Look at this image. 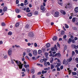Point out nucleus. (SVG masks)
I'll return each instance as SVG.
<instances>
[{
    "instance_id": "f257e3e1",
    "label": "nucleus",
    "mask_w": 78,
    "mask_h": 78,
    "mask_svg": "<svg viewBox=\"0 0 78 78\" xmlns=\"http://www.w3.org/2000/svg\"><path fill=\"white\" fill-rule=\"evenodd\" d=\"M14 61H15L16 63L17 64V65L19 66V68L22 69V64L20 61H19L18 60H13Z\"/></svg>"
},
{
    "instance_id": "f03ea898",
    "label": "nucleus",
    "mask_w": 78,
    "mask_h": 78,
    "mask_svg": "<svg viewBox=\"0 0 78 78\" xmlns=\"http://www.w3.org/2000/svg\"><path fill=\"white\" fill-rule=\"evenodd\" d=\"M28 36L30 37H33L34 36V35L33 32H30L28 33Z\"/></svg>"
},
{
    "instance_id": "7ed1b4c3",
    "label": "nucleus",
    "mask_w": 78,
    "mask_h": 78,
    "mask_svg": "<svg viewBox=\"0 0 78 78\" xmlns=\"http://www.w3.org/2000/svg\"><path fill=\"white\" fill-rule=\"evenodd\" d=\"M41 10L42 12H44L45 11V8L43 6V5H41Z\"/></svg>"
},
{
    "instance_id": "20e7f679",
    "label": "nucleus",
    "mask_w": 78,
    "mask_h": 78,
    "mask_svg": "<svg viewBox=\"0 0 78 78\" xmlns=\"http://www.w3.org/2000/svg\"><path fill=\"white\" fill-rule=\"evenodd\" d=\"M54 16L55 17H57L59 16V12H56L54 13Z\"/></svg>"
},
{
    "instance_id": "39448f33",
    "label": "nucleus",
    "mask_w": 78,
    "mask_h": 78,
    "mask_svg": "<svg viewBox=\"0 0 78 78\" xmlns=\"http://www.w3.org/2000/svg\"><path fill=\"white\" fill-rule=\"evenodd\" d=\"M12 50L11 49H9L8 51V54L9 56H11V55H12Z\"/></svg>"
},
{
    "instance_id": "423d86ee",
    "label": "nucleus",
    "mask_w": 78,
    "mask_h": 78,
    "mask_svg": "<svg viewBox=\"0 0 78 78\" xmlns=\"http://www.w3.org/2000/svg\"><path fill=\"white\" fill-rule=\"evenodd\" d=\"M72 59L73 58H69L67 59L66 61V62H67V64H68V62H71V61H72Z\"/></svg>"
},
{
    "instance_id": "0eeeda50",
    "label": "nucleus",
    "mask_w": 78,
    "mask_h": 78,
    "mask_svg": "<svg viewBox=\"0 0 78 78\" xmlns=\"http://www.w3.org/2000/svg\"><path fill=\"white\" fill-rule=\"evenodd\" d=\"M55 56H57L58 58H61V55L59 53H57L55 55Z\"/></svg>"
},
{
    "instance_id": "6e6552de",
    "label": "nucleus",
    "mask_w": 78,
    "mask_h": 78,
    "mask_svg": "<svg viewBox=\"0 0 78 78\" xmlns=\"http://www.w3.org/2000/svg\"><path fill=\"white\" fill-rule=\"evenodd\" d=\"M24 64H25L24 65V67H25V68H27V67H29V65H25V64H27V62H25V61H24Z\"/></svg>"
},
{
    "instance_id": "1a4fd4ad",
    "label": "nucleus",
    "mask_w": 78,
    "mask_h": 78,
    "mask_svg": "<svg viewBox=\"0 0 78 78\" xmlns=\"http://www.w3.org/2000/svg\"><path fill=\"white\" fill-rule=\"evenodd\" d=\"M60 12H61V13H62V14H64V15H65V14H66V12H65L63 10H60Z\"/></svg>"
},
{
    "instance_id": "9d476101",
    "label": "nucleus",
    "mask_w": 78,
    "mask_h": 78,
    "mask_svg": "<svg viewBox=\"0 0 78 78\" xmlns=\"http://www.w3.org/2000/svg\"><path fill=\"white\" fill-rule=\"evenodd\" d=\"M67 70L69 71L68 72L69 73V75H70V73H72V70L70 69L69 68H67Z\"/></svg>"
},
{
    "instance_id": "9b49d317",
    "label": "nucleus",
    "mask_w": 78,
    "mask_h": 78,
    "mask_svg": "<svg viewBox=\"0 0 78 78\" xmlns=\"http://www.w3.org/2000/svg\"><path fill=\"white\" fill-rule=\"evenodd\" d=\"M59 32L61 34V35H63L64 34L65 32L63 30H61L59 31Z\"/></svg>"
},
{
    "instance_id": "f8f14e48",
    "label": "nucleus",
    "mask_w": 78,
    "mask_h": 78,
    "mask_svg": "<svg viewBox=\"0 0 78 78\" xmlns=\"http://www.w3.org/2000/svg\"><path fill=\"white\" fill-rule=\"evenodd\" d=\"M74 10H75V12H78V7H76L75 8Z\"/></svg>"
},
{
    "instance_id": "ddd939ff",
    "label": "nucleus",
    "mask_w": 78,
    "mask_h": 78,
    "mask_svg": "<svg viewBox=\"0 0 78 78\" xmlns=\"http://www.w3.org/2000/svg\"><path fill=\"white\" fill-rule=\"evenodd\" d=\"M7 11V7H5L3 9V11L4 12H5V11Z\"/></svg>"
},
{
    "instance_id": "4468645a",
    "label": "nucleus",
    "mask_w": 78,
    "mask_h": 78,
    "mask_svg": "<svg viewBox=\"0 0 78 78\" xmlns=\"http://www.w3.org/2000/svg\"><path fill=\"white\" fill-rule=\"evenodd\" d=\"M72 45L73 47H74V48H75V49H77V48H78V45L76 46L75 45L73 44Z\"/></svg>"
},
{
    "instance_id": "2eb2a0df",
    "label": "nucleus",
    "mask_w": 78,
    "mask_h": 78,
    "mask_svg": "<svg viewBox=\"0 0 78 78\" xmlns=\"http://www.w3.org/2000/svg\"><path fill=\"white\" fill-rule=\"evenodd\" d=\"M44 55L46 58H47V56L48 55V53L47 52H45L44 53Z\"/></svg>"
},
{
    "instance_id": "dca6fc26",
    "label": "nucleus",
    "mask_w": 78,
    "mask_h": 78,
    "mask_svg": "<svg viewBox=\"0 0 78 78\" xmlns=\"http://www.w3.org/2000/svg\"><path fill=\"white\" fill-rule=\"evenodd\" d=\"M59 66H61V63H57V64L55 66V67H59Z\"/></svg>"
},
{
    "instance_id": "f3484780",
    "label": "nucleus",
    "mask_w": 78,
    "mask_h": 78,
    "mask_svg": "<svg viewBox=\"0 0 78 78\" xmlns=\"http://www.w3.org/2000/svg\"><path fill=\"white\" fill-rule=\"evenodd\" d=\"M3 11L2 9H0V15L1 16H3L4 14V12H2Z\"/></svg>"
},
{
    "instance_id": "a211bd4d",
    "label": "nucleus",
    "mask_w": 78,
    "mask_h": 78,
    "mask_svg": "<svg viewBox=\"0 0 78 78\" xmlns=\"http://www.w3.org/2000/svg\"><path fill=\"white\" fill-rule=\"evenodd\" d=\"M28 2V1L27 0H25L24 1V5H27L28 4V3L27 2Z\"/></svg>"
},
{
    "instance_id": "6ab92c4d",
    "label": "nucleus",
    "mask_w": 78,
    "mask_h": 78,
    "mask_svg": "<svg viewBox=\"0 0 78 78\" xmlns=\"http://www.w3.org/2000/svg\"><path fill=\"white\" fill-rule=\"evenodd\" d=\"M39 14V12L37 11H36L34 12V14L36 16L37 15Z\"/></svg>"
},
{
    "instance_id": "aec40b11",
    "label": "nucleus",
    "mask_w": 78,
    "mask_h": 78,
    "mask_svg": "<svg viewBox=\"0 0 78 78\" xmlns=\"http://www.w3.org/2000/svg\"><path fill=\"white\" fill-rule=\"evenodd\" d=\"M1 25L2 27H5L6 26V24L4 22H2L1 23Z\"/></svg>"
},
{
    "instance_id": "412c9836",
    "label": "nucleus",
    "mask_w": 78,
    "mask_h": 78,
    "mask_svg": "<svg viewBox=\"0 0 78 78\" xmlns=\"http://www.w3.org/2000/svg\"><path fill=\"white\" fill-rule=\"evenodd\" d=\"M30 8L29 7H28L26 9V12H29L30 11Z\"/></svg>"
},
{
    "instance_id": "4be33fe9",
    "label": "nucleus",
    "mask_w": 78,
    "mask_h": 78,
    "mask_svg": "<svg viewBox=\"0 0 78 78\" xmlns=\"http://www.w3.org/2000/svg\"><path fill=\"white\" fill-rule=\"evenodd\" d=\"M53 58H51L50 59V63L51 64L53 62Z\"/></svg>"
},
{
    "instance_id": "5701e85b",
    "label": "nucleus",
    "mask_w": 78,
    "mask_h": 78,
    "mask_svg": "<svg viewBox=\"0 0 78 78\" xmlns=\"http://www.w3.org/2000/svg\"><path fill=\"white\" fill-rule=\"evenodd\" d=\"M33 53L34 55H37V51H34L33 52Z\"/></svg>"
},
{
    "instance_id": "b1692460",
    "label": "nucleus",
    "mask_w": 78,
    "mask_h": 78,
    "mask_svg": "<svg viewBox=\"0 0 78 78\" xmlns=\"http://www.w3.org/2000/svg\"><path fill=\"white\" fill-rule=\"evenodd\" d=\"M35 72V71H34V69H32L31 70V73H32V74H34Z\"/></svg>"
},
{
    "instance_id": "393cba45",
    "label": "nucleus",
    "mask_w": 78,
    "mask_h": 78,
    "mask_svg": "<svg viewBox=\"0 0 78 78\" xmlns=\"http://www.w3.org/2000/svg\"><path fill=\"white\" fill-rule=\"evenodd\" d=\"M57 37L55 36V37H54L53 38V40L54 41H56V40H57Z\"/></svg>"
},
{
    "instance_id": "a878e982",
    "label": "nucleus",
    "mask_w": 78,
    "mask_h": 78,
    "mask_svg": "<svg viewBox=\"0 0 78 78\" xmlns=\"http://www.w3.org/2000/svg\"><path fill=\"white\" fill-rule=\"evenodd\" d=\"M58 1V4H59V5H62V4L61 3V2H59V0H57ZM59 1H60V2H62V0H59Z\"/></svg>"
},
{
    "instance_id": "bb28decb",
    "label": "nucleus",
    "mask_w": 78,
    "mask_h": 78,
    "mask_svg": "<svg viewBox=\"0 0 78 78\" xmlns=\"http://www.w3.org/2000/svg\"><path fill=\"white\" fill-rule=\"evenodd\" d=\"M50 46V44L49 43H47L46 44V47L47 48H49V47Z\"/></svg>"
},
{
    "instance_id": "cd10ccee",
    "label": "nucleus",
    "mask_w": 78,
    "mask_h": 78,
    "mask_svg": "<svg viewBox=\"0 0 78 78\" xmlns=\"http://www.w3.org/2000/svg\"><path fill=\"white\" fill-rule=\"evenodd\" d=\"M26 51L27 53H30V52H31V50L29 49H26Z\"/></svg>"
},
{
    "instance_id": "c85d7f7f",
    "label": "nucleus",
    "mask_w": 78,
    "mask_h": 78,
    "mask_svg": "<svg viewBox=\"0 0 78 78\" xmlns=\"http://www.w3.org/2000/svg\"><path fill=\"white\" fill-rule=\"evenodd\" d=\"M27 16L28 17H31L32 16V13H29L27 14Z\"/></svg>"
},
{
    "instance_id": "c756f323",
    "label": "nucleus",
    "mask_w": 78,
    "mask_h": 78,
    "mask_svg": "<svg viewBox=\"0 0 78 78\" xmlns=\"http://www.w3.org/2000/svg\"><path fill=\"white\" fill-rule=\"evenodd\" d=\"M75 61L76 63H78V58H75Z\"/></svg>"
},
{
    "instance_id": "7c9ffc66",
    "label": "nucleus",
    "mask_w": 78,
    "mask_h": 78,
    "mask_svg": "<svg viewBox=\"0 0 78 78\" xmlns=\"http://www.w3.org/2000/svg\"><path fill=\"white\" fill-rule=\"evenodd\" d=\"M19 23H17L15 24V27H19Z\"/></svg>"
},
{
    "instance_id": "2f4dec72",
    "label": "nucleus",
    "mask_w": 78,
    "mask_h": 78,
    "mask_svg": "<svg viewBox=\"0 0 78 78\" xmlns=\"http://www.w3.org/2000/svg\"><path fill=\"white\" fill-rule=\"evenodd\" d=\"M47 71H45L44 70H42L41 73H42V74H44V73H47Z\"/></svg>"
},
{
    "instance_id": "473e14b6",
    "label": "nucleus",
    "mask_w": 78,
    "mask_h": 78,
    "mask_svg": "<svg viewBox=\"0 0 78 78\" xmlns=\"http://www.w3.org/2000/svg\"><path fill=\"white\" fill-rule=\"evenodd\" d=\"M16 13H19V12H20V11H19V9H16Z\"/></svg>"
},
{
    "instance_id": "72a5a7b5",
    "label": "nucleus",
    "mask_w": 78,
    "mask_h": 78,
    "mask_svg": "<svg viewBox=\"0 0 78 78\" xmlns=\"http://www.w3.org/2000/svg\"><path fill=\"white\" fill-rule=\"evenodd\" d=\"M65 26L66 28H69V26L67 25V24H65Z\"/></svg>"
},
{
    "instance_id": "f704fd0d",
    "label": "nucleus",
    "mask_w": 78,
    "mask_h": 78,
    "mask_svg": "<svg viewBox=\"0 0 78 78\" xmlns=\"http://www.w3.org/2000/svg\"><path fill=\"white\" fill-rule=\"evenodd\" d=\"M42 53V51L41 50H39L38 52V54H41Z\"/></svg>"
},
{
    "instance_id": "c9c22d12",
    "label": "nucleus",
    "mask_w": 78,
    "mask_h": 78,
    "mask_svg": "<svg viewBox=\"0 0 78 78\" xmlns=\"http://www.w3.org/2000/svg\"><path fill=\"white\" fill-rule=\"evenodd\" d=\"M44 65L46 67L47 66V62H44Z\"/></svg>"
},
{
    "instance_id": "e433bc0d",
    "label": "nucleus",
    "mask_w": 78,
    "mask_h": 78,
    "mask_svg": "<svg viewBox=\"0 0 78 78\" xmlns=\"http://www.w3.org/2000/svg\"><path fill=\"white\" fill-rule=\"evenodd\" d=\"M66 59H64L63 62V64H65V63H66Z\"/></svg>"
},
{
    "instance_id": "4c0bfd02",
    "label": "nucleus",
    "mask_w": 78,
    "mask_h": 78,
    "mask_svg": "<svg viewBox=\"0 0 78 78\" xmlns=\"http://www.w3.org/2000/svg\"><path fill=\"white\" fill-rule=\"evenodd\" d=\"M8 35H9V36H11V35H12V32H11L10 31L8 33Z\"/></svg>"
},
{
    "instance_id": "58836bf2",
    "label": "nucleus",
    "mask_w": 78,
    "mask_h": 78,
    "mask_svg": "<svg viewBox=\"0 0 78 78\" xmlns=\"http://www.w3.org/2000/svg\"><path fill=\"white\" fill-rule=\"evenodd\" d=\"M15 47H16L17 48H19V47H20V46L19 45H17L16 44L15 45Z\"/></svg>"
},
{
    "instance_id": "ea45409f",
    "label": "nucleus",
    "mask_w": 78,
    "mask_h": 78,
    "mask_svg": "<svg viewBox=\"0 0 78 78\" xmlns=\"http://www.w3.org/2000/svg\"><path fill=\"white\" fill-rule=\"evenodd\" d=\"M49 69H50V67L44 68V70H48L49 69Z\"/></svg>"
},
{
    "instance_id": "a19ab883",
    "label": "nucleus",
    "mask_w": 78,
    "mask_h": 78,
    "mask_svg": "<svg viewBox=\"0 0 78 78\" xmlns=\"http://www.w3.org/2000/svg\"><path fill=\"white\" fill-rule=\"evenodd\" d=\"M72 20H73V22H75V21L76 20V19L74 17L72 19Z\"/></svg>"
},
{
    "instance_id": "79ce46f5",
    "label": "nucleus",
    "mask_w": 78,
    "mask_h": 78,
    "mask_svg": "<svg viewBox=\"0 0 78 78\" xmlns=\"http://www.w3.org/2000/svg\"><path fill=\"white\" fill-rule=\"evenodd\" d=\"M54 68V66L53 65H51V69H53Z\"/></svg>"
},
{
    "instance_id": "37998d69",
    "label": "nucleus",
    "mask_w": 78,
    "mask_h": 78,
    "mask_svg": "<svg viewBox=\"0 0 78 78\" xmlns=\"http://www.w3.org/2000/svg\"><path fill=\"white\" fill-rule=\"evenodd\" d=\"M72 74L74 75H76V73L75 72H73Z\"/></svg>"
},
{
    "instance_id": "c03bdc74",
    "label": "nucleus",
    "mask_w": 78,
    "mask_h": 78,
    "mask_svg": "<svg viewBox=\"0 0 78 78\" xmlns=\"http://www.w3.org/2000/svg\"><path fill=\"white\" fill-rule=\"evenodd\" d=\"M29 25L27 24L25 28H29Z\"/></svg>"
},
{
    "instance_id": "a18cd8bd",
    "label": "nucleus",
    "mask_w": 78,
    "mask_h": 78,
    "mask_svg": "<svg viewBox=\"0 0 78 78\" xmlns=\"http://www.w3.org/2000/svg\"><path fill=\"white\" fill-rule=\"evenodd\" d=\"M19 3V1L18 0H16V4H17Z\"/></svg>"
},
{
    "instance_id": "49530a36",
    "label": "nucleus",
    "mask_w": 78,
    "mask_h": 78,
    "mask_svg": "<svg viewBox=\"0 0 78 78\" xmlns=\"http://www.w3.org/2000/svg\"><path fill=\"white\" fill-rule=\"evenodd\" d=\"M43 61H44V62H46V61H47V59L43 58Z\"/></svg>"
},
{
    "instance_id": "de8ad7c7",
    "label": "nucleus",
    "mask_w": 78,
    "mask_h": 78,
    "mask_svg": "<svg viewBox=\"0 0 78 78\" xmlns=\"http://www.w3.org/2000/svg\"><path fill=\"white\" fill-rule=\"evenodd\" d=\"M4 59H6L7 58V55H5L4 56Z\"/></svg>"
},
{
    "instance_id": "09e8293b",
    "label": "nucleus",
    "mask_w": 78,
    "mask_h": 78,
    "mask_svg": "<svg viewBox=\"0 0 78 78\" xmlns=\"http://www.w3.org/2000/svg\"><path fill=\"white\" fill-rule=\"evenodd\" d=\"M74 55H75V51H72V56H74Z\"/></svg>"
},
{
    "instance_id": "8fccbe9b",
    "label": "nucleus",
    "mask_w": 78,
    "mask_h": 78,
    "mask_svg": "<svg viewBox=\"0 0 78 78\" xmlns=\"http://www.w3.org/2000/svg\"><path fill=\"white\" fill-rule=\"evenodd\" d=\"M28 55L29 56H30V57H31L32 56V54H31V53H29L28 54Z\"/></svg>"
},
{
    "instance_id": "3c124183",
    "label": "nucleus",
    "mask_w": 78,
    "mask_h": 78,
    "mask_svg": "<svg viewBox=\"0 0 78 78\" xmlns=\"http://www.w3.org/2000/svg\"><path fill=\"white\" fill-rule=\"evenodd\" d=\"M42 73H41V72H39L38 73H37V75H41Z\"/></svg>"
},
{
    "instance_id": "603ef678",
    "label": "nucleus",
    "mask_w": 78,
    "mask_h": 78,
    "mask_svg": "<svg viewBox=\"0 0 78 78\" xmlns=\"http://www.w3.org/2000/svg\"><path fill=\"white\" fill-rule=\"evenodd\" d=\"M63 66L62 65L60 66V69L61 70H62L63 69Z\"/></svg>"
},
{
    "instance_id": "864d4df0",
    "label": "nucleus",
    "mask_w": 78,
    "mask_h": 78,
    "mask_svg": "<svg viewBox=\"0 0 78 78\" xmlns=\"http://www.w3.org/2000/svg\"><path fill=\"white\" fill-rule=\"evenodd\" d=\"M57 71H60V68H59L57 67Z\"/></svg>"
},
{
    "instance_id": "5fc2aeb1",
    "label": "nucleus",
    "mask_w": 78,
    "mask_h": 78,
    "mask_svg": "<svg viewBox=\"0 0 78 78\" xmlns=\"http://www.w3.org/2000/svg\"><path fill=\"white\" fill-rule=\"evenodd\" d=\"M26 70L27 71V72H29V71H30V70H29V69L28 68H27L26 69Z\"/></svg>"
},
{
    "instance_id": "6e6d98bb",
    "label": "nucleus",
    "mask_w": 78,
    "mask_h": 78,
    "mask_svg": "<svg viewBox=\"0 0 78 78\" xmlns=\"http://www.w3.org/2000/svg\"><path fill=\"white\" fill-rule=\"evenodd\" d=\"M23 58H22V61H24V60H25V58H24V56H23Z\"/></svg>"
},
{
    "instance_id": "4d7b16f0",
    "label": "nucleus",
    "mask_w": 78,
    "mask_h": 78,
    "mask_svg": "<svg viewBox=\"0 0 78 78\" xmlns=\"http://www.w3.org/2000/svg\"><path fill=\"white\" fill-rule=\"evenodd\" d=\"M34 45V46L35 47H37V44L36 43H35Z\"/></svg>"
},
{
    "instance_id": "13d9d810",
    "label": "nucleus",
    "mask_w": 78,
    "mask_h": 78,
    "mask_svg": "<svg viewBox=\"0 0 78 78\" xmlns=\"http://www.w3.org/2000/svg\"><path fill=\"white\" fill-rule=\"evenodd\" d=\"M66 37H67V36H66V35L63 36V38L64 39H66Z\"/></svg>"
},
{
    "instance_id": "bf43d9fd",
    "label": "nucleus",
    "mask_w": 78,
    "mask_h": 78,
    "mask_svg": "<svg viewBox=\"0 0 78 78\" xmlns=\"http://www.w3.org/2000/svg\"><path fill=\"white\" fill-rule=\"evenodd\" d=\"M11 62L12 64H14V61H13V60L12 59L11 60Z\"/></svg>"
},
{
    "instance_id": "052dcab7",
    "label": "nucleus",
    "mask_w": 78,
    "mask_h": 78,
    "mask_svg": "<svg viewBox=\"0 0 78 78\" xmlns=\"http://www.w3.org/2000/svg\"><path fill=\"white\" fill-rule=\"evenodd\" d=\"M22 71H23V72H26L25 69L24 68L23 69H22Z\"/></svg>"
},
{
    "instance_id": "680f3d73",
    "label": "nucleus",
    "mask_w": 78,
    "mask_h": 78,
    "mask_svg": "<svg viewBox=\"0 0 78 78\" xmlns=\"http://www.w3.org/2000/svg\"><path fill=\"white\" fill-rule=\"evenodd\" d=\"M3 56H4V54H1V58H2V57H3Z\"/></svg>"
},
{
    "instance_id": "e2e57ef3",
    "label": "nucleus",
    "mask_w": 78,
    "mask_h": 78,
    "mask_svg": "<svg viewBox=\"0 0 78 78\" xmlns=\"http://www.w3.org/2000/svg\"><path fill=\"white\" fill-rule=\"evenodd\" d=\"M17 17L18 18H20V17H21V16L20 15H18L17 16Z\"/></svg>"
},
{
    "instance_id": "0e129e2a",
    "label": "nucleus",
    "mask_w": 78,
    "mask_h": 78,
    "mask_svg": "<svg viewBox=\"0 0 78 78\" xmlns=\"http://www.w3.org/2000/svg\"><path fill=\"white\" fill-rule=\"evenodd\" d=\"M57 46H58V47H59L60 46V45H59V44L58 42L57 43Z\"/></svg>"
},
{
    "instance_id": "69168bd1",
    "label": "nucleus",
    "mask_w": 78,
    "mask_h": 78,
    "mask_svg": "<svg viewBox=\"0 0 78 78\" xmlns=\"http://www.w3.org/2000/svg\"><path fill=\"white\" fill-rule=\"evenodd\" d=\"M64 49L65 50H66L67 49V46L66 45H65L64 47Z\"/></svg>"
},
{
    "instance_id": "338daca9",
    "label": "nucleus",
    "mask_w": 78,
    "mask_h": 78,
    "mask_svg": "<svg viewBox=\"0 0 78 78\" xmlns=\"http://www.w3.org/2000/svg\"><path fill=\"white\" fill-rule=\"evenodd\" d=\"M75 52L76 53V54H78V51L77 50H75Z\"/></svg>"
},
{
    "instance_id": "774afa93",
    "label": "nucleus",
    "mask_w": 78,
    "mask_h": 78,
    "mask_svg": "<svg viewBox=\"0 0 78 78\" xmlns=\"http://www.w3.org/2000/svg\"><path fill=\"white\" fill-rule=\"evenodd\" d=\"M35 77H36V75H33L32 76V78H35Z\"/></svg>"
}]
</instances>
